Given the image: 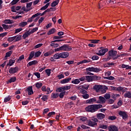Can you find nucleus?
<instances>
[{"label":"nucleus","mask_w":131,"mask_h":131,"mask_svg":"<svg viewBox=\"0 0 131 131\" xmlns=\"http://www.w3.org/2000/svg\"><path fill=\"white\" fill-rule=\"evenodd\" d=\"M103 108V105L102 104H91L85 107V111L87 112H90L91 113H94L98 111V109Z\"/></svg>","instance_id":"obj_1"},{"label":"nucleus","mask_w":131,"mask_h":131,"mask_svg":"<svg viewBox=\"0 0 131 131\" xmlns=\"http://www.w3.org/2000/svg\"><path fill=\"white\" fill-rule=\"evenodd\" d=\"M99 77L97 76H86V81L88 82H91V81H94V80H98Z\"/></svg>","instance_id":"obj_2"},{"label":"nucleus","mask_w":131,"mask_h":131,"mask_svg":"<svg viewBox=\"0 0 131 131\" xmlns=\"http://www.w3.org/2000/svg\"><path fill=\"white\" fill-rule=\"evenodd\" d=\"M60 50L61 51H72V48L71 47L69 46L67 44H64L63 46L60 47Z\"/></svg>","instance_id":"obj_3"},{"label":"nucleus","mask_w":131,"mask_h":131,"mask_svg":"<svg viewBox=\"0 0 131 131\" xmlns=\"http://www.w3.org/2000/svg\"><path fill=\"white\" fill-rule=\"evenodd\" d=\"M86 72H96V73H98V72H100V69L98 68H95V67H91L86 69Z\"/></svg>","instance_id":"obj_4"},{"label":"nucleus","mask_w":131,"mask_h":131,"mask_svg":"<svg viewBox=\"0 0 131 131\" xmlns=\"http://www.w3.org/2000/svg\"><path fill=\"white\" fill-rule=\"evenodd\" d=\"M96 103L97 104H105L106 103V99L102 96H99L96 98Z\"/></svg>","instance_id":"obj_5"},{"label":"nucleus","mask_w":131,"mask_h":131,"mask_svg":"<svg viewBox=\"0 0 131 131\" xmlns=\"http://www.w3.org/2000/svg\"><path fill=\"white\" fill-rule=\"evenodd\" d=\"M80 93L82 94V97L83 99H89L90 98V95L88 94V91L84 89H81Z\"/></svg>","instance_id":"obj_6"},{"label":"nucleus","mask_w":131,"mask_h":131,"mask_svg":"<svg viewBox=\"0 0 131 131\" xmlns=\"http://www.w3.org/2000/svg\"><path fill=\"white\" fill-rule=\"evenodd\" d=\"M108 55L112 58V60H114V58H115V56L116 55H117V51L111 50V51H108Z\"/></svg>","instance_id":"obj_7"},{"label":"nucleus","mask_w":131,"mask_h":131,"mask_svg":"<svg viewBox=\"0 0 131 131\" xmlns=\"http://www.w3.org/2000/svg\"><path fill=\"white\" fill-rule=\"evenodd\" d=\"M19 70V68L18 67H15L14 68H10L9 70V72L11 74H14V73H17Z\"/></svg>","instance_id":"obj_8"},{"label":"nucleus","mask_w":131,"mask_h":131,"mask_svg":"<svg viewBox=\"0 0 131 131\" xmlns=\"http://www.w3.org/2000/svg\"><path fill=\"white\" fill-rule=\"evenodd\" d=\"M93 90L95 91L97 93H99L103 91V88H102V85H95L93 86Z\"/></svg>","instance_id":"obj_9"},{"label":"nucleus","mask_w":131,"mask_h":131,"mask_svg":"<svg viewBox=\"0 0 131 131\" xmlns=\"http://www.w3.org/2000/svg\"><path fill=\"white\" fill-rule=\"evenodd\" d=\"M119 115H120V116L122 117L123 119H126V118L128 117V116L127 115V114L126 113V112L121 111L119 112Z\"/></svg>","instance_id":"obj_10"},{"label":"nucleus","mask_w":131,"mask_h":131,"mask_svg":"<svg viewBox=\"0 0 131 131\" xmlns=\"http://www.w3.org/2000/svg\"><path fill=\"white\" fill-rule=\"evenodd\" d=\"M107 52H108V49H107V48H105L104 49H101L99 51L97 55L98 56H104V55H105V54H106V53H107Z\"/></svg>","instance_id":"obj_11"},{"label":"nucleus","mask_w":131,"mask_h":131,"mask_svg":"<svg viewBox=\"0 0 131 131\" xmlns=\"http://www.w3.org/2000/svg\"><path fill=\"white\" fill-rule=\"evenodd\" d=\"M108 131H118V128L114 125H111L108 127Z\"/></svg>","instance_id":"obj_12"},{"label":"nucleus","mask_w":131,"mask_h":131,"mask_svg":"<svg viewBox=\"0 0 131 131\" xmlns=\"http://www.w3.org/2000/svg\"><path fill=\"white\" fill-rule=\"evenodd\" d=\"M26 92H28V95L31 96L33 95V90L32 89V86H30L26 89Z\"/></svg>","instance_id":"obj_13"},{"label":"nucleus","mask_w":131,"mask_h":131,"mask_svg":"<svg viewBox=\"0 0 131 131\" xmlns=\"http://www.w3.org/2000/svg\"><path fill=\"white\" fill-rule=\"evenodd\" d=\"M95 102H97V98L94 97L92 98H91L90 99H88L86 101V104H94Z\"/></svg>","instance_id":"obj_14"},{"label":"nucleus","mask_w":131,"mask_h":131,"mask_svg":"<svg viewBox=\"0 0 131 131\" xmlns=\"http://www.w3.org/2000/svg\"><path fill=\"white\" fill-rule=\"evenodd\" d=\"M96 117L97 119L102 120V119L105 118V115L102 113H98L96 114Z\"/></svg>","instance_id":"obj_15"},{"label":"nucleus","mask_w":131,"mask_h":131,"mask_svg":"<svg viewBox=\"0 0 131 131\" xmlns=\"http://www.w3.org/2000/svg\"><path fill=\"white\" fill-rule=\"evenodd\" d=\"M54 58L55 60H58L59 59H60L61 58L62 59V56L61 53H56L54 55Z\"/></svg>","instance_id":"obj_16"},{"label":"nucleus","mask_w":131,"mask_h":131,"mask_svg":"<svg viewBox=\"0 0 131 131\" xmlns=\"http://www.w3.org/2000/svg\"><path fill=\"white\" fill-rule=\"evenodd\" d=\"M20 9H21V6H16L15 7L13 6L11 7V11L13 12V13H16V12H17L16 11H19Z\"/></svg>","instance_id":"obj_17"},{"label":"nucleus","mask_w":131,"mask_h":131,"mask_svg":"<svg viewBox=\"0 0 131 131\" xmlns=\"http://www.w3.org/2000/svg\"><path fill=\"white\" fill-rule=\"evenodd\" d=\"M88 124L89 126H92L93 127H94V126H96V125H97L98 123L93 121H91V120H89V121H88Z\"/></svg>","instance_id":"obj_18"},{"label":"nucleus","mask_w":131,"mask_h":131,"mask_svg":"<svg viewBox=\"0 0 131 131\" xmlns=\"http://www.w3.org/2000/svg\"><path fill=\"white\" fill-rule=\"evenodd\" d=\"M70 80H71V78L63 79L60 81V83H62V84L64 83H68Z\"/></svg>","instance_id":"obj_19"},{"label":"nucleus","mask_w":131,"mask_h":131,"mask_svg":"<svg viewBox=\"0 0 131 131\" xmlns=\"http://www.w3.org/2000/svg\"><path fill=\"white\" fill-rule=\"evenodd\" d=\"M17 80V78L16 77H13L10 78V80H9L7 82V83H12V82H15Z\"/></svg>","instance_id":"obj_20"},{"label":"nucleus","mask_w":131,"mask_h":131,"mask_svg":"<svg viewBox=\"0 0 131 131\" xmlns=\"http://www.w3.org/2000/svg\"><path fill=\"white\" fill-rule=\"evenodd\" d=\"M61 53L62 59H66V58H68V57H69V53L68 52H62Z\"/></svg>","instance_id":"obj_21"},{"label":"nucleus","mask_w":131,"mask_h":131,"mask_svg":"<svg viewBox=\"0 0 131 131\" xmlns=\"http://www.w3.org/2000/svg\"><path fill=\"white\" fill-rule=\"evenodd\" d=\"M124 98H128V99H131V92L127 91L126 93H125L124 94Z\"/></svg>","instance_id":"obj_22"},{"label":"nucleus","mask_w":131,"mask_h":131,"mask_svg":"<svg viewBox=\"0 0 131 131\" xmlns=\"http://www.w3.org/2000/svg\"><path fill=\"white\" fill-rule=\"evenodd\" d=\"M54 54V51L50 50L49 51L45 53L44 54L45 57H49V56H51V55H53Z\"/></svg>","instance_id":"obj_23"},{"label":"nucleus","mask_w":131,"mask_h":131,"mask_svg":"<svg viewBox=\"0 0 131 131\" xmlns=\"http://www.w3.org/2000/svg\"><path fill=\"white\" fill-rule=\"evenodd\" d=\"M34 54H35L34 51H31L30 53L28 58L27 59V60L30 61V60H31V59H32L33 57H34Z\"/></svg>","instance_id":"obj_24"},{"label":"nucleus","mask_w":131,"mask_h":131,"mask_svg":"<svg viewBox=\"0 0 131 131\" xmlns=\"http://www.w3.org/2000/svg\"><path fill=\"white\" fill-rule=\"evenodd\" d=\"M51 97L52 99H57V98H58L59 97V93H53L51 94Z\"/></svg>","instance_id":"obj_25"},{"label":"nucleus","mask_w":131,"mask_h":131,"mask_svg":"<svg viewBox=\"0 0 131 131\" xmlns=\"http://www.w3.org/2000/svg\"><path fill=\"white\" fill-rule=\"evenodd\" d=\"M37 63H38L37 60H33L32 61L29 62L28 63L27 66H32V65H35L37 64Z\"/></svg>","instance_id":"obj_26"},{"label":"nucleus","mask_w":131,"mask_h":131,"mask_svg":"<svg viewBox=\"0 0 131 131\" xmlns=\"http://www.w3.org/2000/svg\"><path fill=\"white\" fill-rule=\"evenodd\" d=\"M13 54V51H10L6 53V55L5 57V59L7 60V58H8V57H11V55Z\"/></svg>","instance_id":"obj_27"},{"label":"nucleus","mask_w":131,"mask_h":131,"mask_svg":"<svg viewBox=\"0 0 131 131\" xmlns=\"http://www.w3.org/2000/svg\"><path fill=\"white\" fill-rule=\"evenodd\" d=\"M4 23H5V24H13L14 21L11 19H5Z\"/></svg>","instance_id":"obj_28"},{"label":"nucleus","mask_w":131,"mask_h":131,"mask_svg":"<svg viewBox=\"0 0 131 131\" xmlns=\"http://www.w3.org/2000/svg\"><path fill=\"white\" fill-rule=\"evenodd\" d=\"M55 32H56V29L53 28L48 32L47 34L48 35H51V34H54Z\"/></svg>","instance_id":"obj_29"},{"label":"nucleus","mask_w":131,"mask_h":131,"mask_svg":"<svg viewBox=\"0 0 131 131\" xmlns=\"http://www.w3.org/2000/svg\"><path fill=\"white\" fill-rule=\"evenodd\" d=\"M98 127L99 128H102V129H107L108 128V125L100 124Z\"/></svg>","instance_id":"obj_30"},{"label":"nucleus","mask_w":131,"mask_h":131,"mask_svg":"<svg viewBox=\"0 0 131 131\" xmlns=\"http://www.w3.org/2000/svg\"><path fill=\"white\" fill-rule=\"evenodd\" d=\"M73 102L71 101L65 104L66 108H72V105H73Z\"/></svg>","instance_id":"obj_31"},{"label":"nucleus","mask_w":131,"mask_h":131,"mask_svg":"<svg viewBox=\"0 0 131 131\" xmlns=\"http://www.w3.org/2000/svg\"><path fill=\"white\" fill-rule=\"evenodd\" d=\"M60 1L59 0H56L54 2H52V4H51V7H56V6H57V5H58V4H59Z\"/></svg>","instance_id":"obj_32"},{"label":"nucleus","mask_w":131,"mask_h":131,"mask_svg":"<svg viewBox=\"0 0 131 131\" xmlns=\"http://www.w3.org/2000/svg\"><path fill=\"white\" fill-rule=\"evenodd\" d=\"M66 91H63L61 92L59 94H58V97H59L60 99H63L64 98V96H65V94Z\"/></svg>","instance_id":"obj_33"},{"label":"nucleus","mask_w":131,"mask_h":131,"mask_svg":"<svg viewBox=\"0 0 131 131\" xmlns=\"http://www.w3.org/2000/svg\"><path fill=\"white\" fill-rule=\"evenodd\" d=\"M49 6H50V3H47L46 5H45L44 6L41 7L40 9V11L47 10V9H48V8H49Z\"/></svg>","instance_id":"obj_34"},{"label":"nucleus","mask_w":131,"mask_h":131,"mask_svg":"<svg viewBox=\"0 0 131 131\" xmlns=\"http://www.w3.org/2000/svg\"><path fill=\"white\" fill-rule=\"evenodd\" d=\"M35 86L37 88V89H40L42 86V83L41 82H36L35 84Z\"/></svg>","instance_id":"obj_35"},{"label":"nucleus","mask_w":131,"mask_h":131,"mask_svg":"<svg viewBox=\"0 0 131 131\" xmlns=\"http://www.w3.org/2000/svg\"><path fill=\"white\" fill-rule=\"evenodd\" d=\"M15 60H12V59H10L9 63H7V66H12L13 64H14V63H15Z\"/></svg>","instance_id":"obj_36"},{"label":"nucleus","mask_w":131,"mask_h":131,"mask_svg":"<svg viewBox=\"0 0 131 131\" xmlns=\"http://www.w3.org/2000/svg\"><path fill=\"white\" fill-rule=\"evenodd\" d=\"M16 37H17V35L13 37H9L8 39V41H9L10 42H12V41L16 39Z\"/></svg>","instance_id":"obj_37"},{"label":"nucleus","mask_w":131,"mask_h":131,"mask_svg":"<svg viewBox=\"0 0 131 131\" xmlns=\"http://www.w3.org/2000/svg\"><path fill=\"white\" fill-rule=\"evenodd\" d=\"M72 83H74V84H78L79 82H80V81H79V79H75V80H73L72 81Z\"/></svg>","instance_id":"obj_38"},{"label":"nucleus","mask_w":131,"mask_h":131,"mask_svg":"<svg viewBox=\"0 0 131 131\" xmlns=\"http://www.w3.org/2000/svg\"><path fill=\"white\" fill-rule=\"evenodd\" d=\"M104 79H108V80H114L115 78L112 76H110L109 77H104Z\"/></svg>","instance_id":"obj_39"},{"label":"nucleus","mask_w":131,"mask_h":131,"mask_svg":"<svg viewBox=\"0 0 131 131\" xmlns=\"http://www.w3.org/2000/svg\"><path fill=\"white\" fill-rule=\"evenodd\" d=\"M90 41H91V43H100V40L91 39Z\"/></svg>","instance_id":"obj_40"},{"label":"nucleus","mask_w":131,"mask_h":131,"mask_svg":"<svg viewBox=\"0 0 131 131\" xmlns=\"http://www.w3.org/2000/svg\"><path fill=\"white\" fill-rule=\"evenodd\" d=\"M116 118H117L115 116H110L108 117V119L109 120H115V119H116Z\"/></svg>","instance_id":"obj_41"},{"label":"nucleus","mask_w":131,"mask_h":131,"mask_svg":"<svg viewBox=\"0 0 131 131\" xmlns=\"http://www.w3.org/2000/svg\"><path fill=\"white\" fill-rule=\"evenodd\" d=\"M26 25H27V22H26V21H23L19 24V26L20 27H25V26H26Z\"/></svg>","instance_id":"obj_42"},{"label":"nucleus","mask_w":131,"mask_h":131,"mask_svg":"<svg viewBox=\"0 0 131 131\" xmlns=\"http://www.w3.org/2000/svg\"><path fill=\"white\" fill-rule=\"evenodd\" d=\"M89 88H90L89 84H84L82 85V89L83 90H89Z\"/></svg>","instance_id":"obj_43"},{"label":"nucleus","mask_w":131,"mask_h":131,"mask_svg":"<svg viewBox=\"0 0 131 131\" xmlns=\"http://www.w3.org/2000/svg\"><path fill=\"white\" fill-rule=\"evenodd\" d=\"M56 92H58V93H62V92H64V89L63 87H60L56 89Z\"/></svg>","instance_id":"obj_44"},{"label":"nucleus","mask_w":131,"mask_h":131,"mask_svg":"<svg viewBox=\"0 0 131 131\" xmlns=\"http://www.w3.org/2000/svg\"><path fill=\"white\" fill-rule=\"evenodd\" d=\"M21 38H22V35H19L18 36H16L15 41H19V40H21Z\"/></svg>","instance_id":"obj_45"},{"label":"nucleus","mask_w":131,"mask_h":131,"mask_svg":"<svg viewBox=\"0 0 131 131\" xmlns=\"http://www.w3.org/2000/svg\"><path fill=\"white\" fill-rule=\"evenodd\" d=\"M91 121H93L94 122H99V120H98V118H95V117H93L91 118Z\"/></svg>","instance_id":"obj_46"},{"label":"nucleus","mask_w":131,"mask_h":131,"mask_svg":"<svg viewBox=\"0 0 131 131\" xmlns=\"http://www.w3.org/2000/svg\"><path fill=\"white\" fill-rule=\"evenodd\" d=\"M11 100V96H8L7 97L5 98L4 99V102L7 103V102H9Z\"/></svg>","instance_id":"obj_47"},{"label":"nucleus","mask_w":131,"mask_h":131,"mask_svg":"<svg viewBox=\"0 0 131 131\" xmlns=\"http://www.w3.org/2000/svg\"><path fill=\"white\" fill-rule=\"evenodd\" d=\"M24 55H22L20 56H19V58L17 60V62L19 63V61H22V60H24Z\"/></svg>","instance_id":"obj_48"},{"label":"nucleus","mask_w":131,"mask_h":131,"mask_svg":"<svg viewBox=\"0 0 131 131\" xmlns=\"http://www.w3.org/2000/svg\"><path fill=\"white\" fill-rule=\"evenodd\" d=\"M20 0H13L10 3L11 6H14V5H16L18 2H19Z\"/></svg>","instance_id":"obj_49"},{"label":"nucleus","mask_w":131,"mask_h":131,"mask_svg":"<svg viewBox=\"0 0 131 131\" xmlns=\"http://www.w3.org/2000/svg\"><path fill=\"white\" fill-rule=\"evenodd\" d=\"M63 91H68V90H70L71 89V86L70 85L64 86Z\"/></svg>","instance_id":"obj_50"},{"label":"nucleus","mask_w":131,"mask_h":131,"mask_svg":"<svg viewBox=\"0 0 131 131\" xmlns=\"http://www.w3.org/2000/svg\"><path fill=\"white\" fill-rule=\"evenodd\" d=\"M51 69L45 70V72L48 75V76H50V75H51Z\"/></svg>","instance_id":"obj_51"},{"label":"nucleus","mask_w":131,"mask_h":131,"mask_svg":"<svg viewBox=\"0 0 131 131\" xmlns=\"http://www.w3.org/2000/svg\"><path fill=\"white\" fill-rule=\"evenodd\" d=\"M51 47H53V48H58L59 47V44L55 43H51L50 44Z\"/></svg>","instance_id":"obj_52"},{"label":"nucleus","mask_w":131,"mask_h":131,"mask_svg":"<svg viewBox=\"0 0 131 131\" xmlns=\"http://www.w3.org/2000/svg\"><path fill=\"white\" fill-rule=\"evenodd\" d=\"M92 60L95 61V60H99V56L97 55H94L91 58Z\"/></svg>","instance_id":"obj_53"},{"label":"nucleus","mask_w":131,"mask_h":131,"mask_svg":"<svg viewBox=\"0 0 131 131\" xmlns=\"http://www.w3.org/2000/svg\"><path fill=\"white\" fill-rule=\"evenodd\" d=\"M120 96V95L119 94H113V95H112V98H113V99H116V98Z\"/></svg>","instance_id":"obj_54"},{"label":"nucleus","mask_w":131,"mask_h":131,"mask_svg":"<svg viewBox=\"0 0 131 131\" xmlns=\"http://www.w3.org/2000/svg\"><path fill=\"white\" fill-rule=\"evenodd\" d=\"M34 75L36 76L37 78H40V73L39 72H35Z\"/></svg>","instance_id":"obj_55"},{"label":"nucleus","mask_w":131,"mask_h":131,"mask_svg":"<svg viewBox=\"0 0 131 131\" xmlns=\"http://www.w3.org/2000/svg\"><path fill=\"white\" fill-rule=\"evenodd\" d=\"M7 34H8V32H4L0 34V38H3V37H5V36H6Z\"/></svg>","instance_id":"obj_56"},{"label":"nucleus","mask_w":131,"mask_h":131,"mask_svg":"<svg viewBox=\"0 0 131 131\" xmlns=\"http://www.w3.org/2000/svg\"><path fill=\"white\" fill-rule=\"evenodd\" d=\"M79 81H85L86 76H84L79 79Z\"/></svg>","instance_id":"obj_57"},{"label":"nucleus","mask_w":131,"mask_h":131,"mask_svg":"<svg viewBox=\"0 0 131 131\" xmlns=\"http://www.w3.org/2000/svg\"><path fill=\"white\" fill-rule=\"evenodd\" d=\"M40 55H41V52H40V51H38L35 53V56L36 57H39Z\"/></svg>","instance_id":"obj_58"},{"label":"nucleus","mask_w":131,"mask_h":131,"mask_svg":"<svg viewBox=\"0 0 131 131\" xmlns=\"http://www.w3.org/2000/svg\"><path fill=\"white\" fill-rule=\"evenodd\" d=\"M55 114L56 113L55 112H51L48 114V116L49 117H51V116H53V115H55Z\"/></svg>","instance_id":"obj_59"},{"label":"nucleus","mask_w":131,"mask_h":131,"mask_svg":"<svg viewBox=\"0 0 131 131\" xmlns=\"http://www.w3.org/2000/svg\"><path fill=\"white\" fill-rule=\"evenodd\" d=\"M48 95H44L41 98V100H42V101H44V102L47 101V100H48Z\"/></svg>","instance_id":"obj_60"},{"label":"nucleus","mask_w":131,"mask_h":131,"mask_svg":"<svg viewBox=\"0 0 131 131\" xmlns=\"http://www.w3.org/2000/svg\"><path fill=\"white\" fill-rule=\"evenodd\" d=\"M2 27H3L4 29L7 30V29H9V25H7L6 24H3Z\"/></svg>","instance_id":"obj_61"},{"label":"nucleus","mask_w":131,"mask_h":131,"mask_svg":"<svg viewBox=\"0 0 131 131\" xmlns=\"http://www.w3.org/2000/svg\"><path fill=\"white\" fill-rule=\"evenodd\" d=\"M104 98L108 100L111 98V95L110 94H106L104 96Z\"/></svg>","instance_id":"obj_62"},{"label":"nucleus","mask_w":131,"mask_h":131,"mask_svg":"<svg viewBox=\"0 0 131 131\" xmlns=\"http://www.w3.org/2000/svg\"><path fill=\"white\" fill-rule=\"evenodd\" d=\"M42 43H38L37 45H36L34 48L35 49H38V48H40V47H42Z\"/></svg>","instance_id":"obj_63"},{"label":"nucleus","mask_w":131,"mask_h":131,"mask_svg":"<svg viewBox=\"0 0 131 131\" xmlns=\"http://www.w3.org/2000/svg\"><path fill=\"white\" fill-rule=\"evenodd\" d=\"M108 104H113L114 103V100L112 99H109L108 100Z\"/></svg>","instance_id":"obj_64"}]
</instances>
